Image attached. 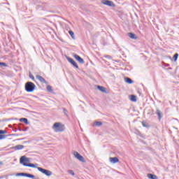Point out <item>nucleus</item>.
<instances>
[{
	"label": "nucleus",
	"instance_id": "obj_1",
	"mask_svg": "<svg viewBox=\"0 0 179 179\" xmlns=\"http://www.w3.org/2000/svg\"><path fill=\"white\" fill-rule=\"evenodd\" d=\"M30 158H27L26 156H22L20 158V163L24 167H31L32 169H37L38 164L29 163Z\"/></svg>",
	"mask_w": 179,
	"mask_h": 179
},
{
	"label": "nucleus",
	"instance_id": "obj_2",
	"mask_svg": "<svg viewBox=\"0 0 179 179\" xmlns=\"http://www.w3.org/2000/svg\"><path fill=\"white\" fill-rule=\"evenodd\" d=\"M52 128L55 132H64L65 131V125L61 122H55Z\"/></svg>",
	"mask_w": 179,
	"mask_h": 179
},
{
	"label": "nucleus",
	"instance_id": "obj_3",
	"mask_svg": "<svg viewBox=\"0 0 179 179\" xmlns=\"http://www.w3.org/2000/svg\"><path fill=\"white\" fill-rule=\"evenodd\" d=\"M25 90L27 92V93H31L36 90V85L33 83L32 82H27L25 83Z\"/></svg>",
	"mask_w": 179,
	"mask_h": 179
},
{
	"label": "nucleus",
	"instance_id": "obj_4",
	"mask_svg": "<svg viewBox=\"0 0 179 179\" xmlns=\"http://www.w3.org/2000/svg\"><path fill=\"white\" fill-rule=\"evenodd\" d=\"M37 170H38V171H40L43 174H45V176H47L48 177L52 176V172L50 170L45 169L41 167H37Z\"/></svg>",
	"mask_w": 179,
	"mask_h": 179
},
{
	"label": "nucleus",
	"instance_id": "obj_5",
	"mask_svg": "<svg viewBox=\"0 0 179 179\" xmlns=\"http://www.w3.org/2000/svg\"><path fill=\"white\" fill-rule=\"evenodd\" d=\"M73 156L74 157H76V159L79 160V162H81L82 163H86V160H85V158L83 157V156L79 154V152L74 151Z\"/></svg>",
	"mask_w": 179,
	"mask_h": 179
},
{
	"label": "nucleus",
	"instance_id": "obj_6",
	"mask_svg": "<svg viewBox=\"0 0 179 179\" xmlns=\"http://www.w3.org/2000/svg\"><path fill=\"white\" fill-rule=\"evenodd\" d=\"M101 3L106 6H110V8H115V4L110 0H101Z\"/></svg>",
	"mask_w": 179,
	"mask_h": 179
},
{
	"label": "nucleus",
	"instance_id": "obj_7",
	"mask_svg": "<svg viewBox=\"0 0 179 179\" xmlns=\"http://www.w3.org/2000/svg\"><path fill=\"white\" fill-rule=\"evenodd\" d=\"M66 59L67 61L71 64V65H73V66L74 68H76V69H79V66L78 65V64L76 63V62H75V60H73V59L69 57H66Z\"/></svg>",
	"mask_w": 179,
	"mask_h": 179
},
{
	"label": "nucleus",
	"instance_id": "obj_8",
	"mask_svg": "<svg viewBox=\"0 0 179 179\" xmlns=\"http://www.w3.org/2000/svg\"><path fill=\"white\" fill-rule=\"evenodd\" d=\"M73 57L75 58V59H76V61H78V62H79V64H85V60L77 54H74Z\"/></svg>",
	"mask_w": 179,
	"mask_h": 179
},
{
	"label": "nucleus",
	"instance_id": "obj_9",
	"mask_svg": "<svg viewBox=\"0 0 179 179\" xmlns=\"http://www.w3.org/2000/svg\"><path fill=\"white\" fill-rule=\"evenodd\" d=\"M36 79H38V80L40 82H41V83H45V85H47V83H48L47 82V80H45V79L44 78H43L41 76L36 75Z\"/></svg>",
	"mask_w": 179,
	"mask_h": 179
},
{
	"label": "nucleus",
	"instance_id": "obj_10",
	"mask_svg": "<svg viewBox=\"0 0 179 179\" xmlns=\"http://www.w3.org/2000/svg\"><path fill=\"white\" fill-rule=\"evenodd\" d=\"M109 160L111 163H113V164H115L116 163H118V162H120V159L117 157H110Z\"/></svg>",
	"mask_w": 179,
	"mask_h": 179
},
{
	"label": "nucleus",
	"instance_id": "obj_11",
	"mask_svg": "<svg viewBox=\"0 0 179 179\" xmlns=\"http://www.w3.org/2000/svg\"><path fill=\"white\" fill-rule=\"evenodd\" d=\"M24 145H17L14 147H12V149H13L14 150H22V149H24Z\"/></svg>",
	"mask_w": 179,
	"mask_h": 179
},
{
	"label": "nucleus",
	"instance_id": "obj_12",
	"mask_svg": "<svg viewBox=\"0 0 179 179\" xmlns=\"http://www.w3.org/2000/svg\"><path fill=\"white\" fill-rule=\"evenodd\" d=\"M156 114L158 116L159 121H160V120H162V118H163V113H162V111H160V110L157 109Z\"/></svg>",
	"mask_w": 179,
	"mask_h": 179
},
{
	"label": "nucleus",
	"instance_id": "obj_13",
	"mask_svg": "<svg viewBox=\"0 0 179 179\" xmlns=\"http://www.w3.org/2000/svg\"><path fill=\"white\" fill-rule=\"evenodd\" d=\"M20 122H24L26 125H29L30 124V122H29V120L26 117H22L20 119Z\"/></svg>",
	"mask_w": 179,
	"mask_h": 179
},
{
	"label": "nucleus",
	"instance_id": "obj_14",
	"mask_svg": "<svg viewBox=\"0 0 179 179\" xmlns=\"http://www.w3.org/2000/svg\"><path fill=\"white\" fill-rule=\"evenodd\" d=\"M97 89H98V90H99L102 93H106V92H107L106 90V87H104L103 86L97 85Z\"/></svg>",
	"mask_w": 179,
	"mask_h": 179
},
{
	"label": "nucleus",
	"instance_id": "obj_15",
	"mask_svg": "<svg viewBox=\"0 0 179 179\" xmlns=\"http://www.w3.org/2000/svg\"><path fill=\"white\" fill-rule=\"evenodd\" d=\"M24 177H27L28 178H32V179L36 178V176H34V175L31 173H24Z\"/></svg>",
	"mask_w": 179,
	"mask_h": 179
},
{
	"label": "nucleus",
	"instance_id": "obj_16",
	"mask_svg": "<svg viewBox=\"0 0 179 179\" xmlns=\"http://www.w3.org/2000/svg\"><path fill=\"white\" fill-rule=\"evenodd\" d=\"M128 36H129V37L130 38H131L132 40H136V38H138L136 37V35H135V34L131 33V32L129 33V34H128Z\"/></svg>",
	"mask_w": 179,
	"mask_h": 179
},
{
	"label": "nucleus",
	"instance_id": "obj_17",
	"mask_svg": "<svg viewBox=\"0 0 179 179\" xmlns=\"http://www.w3.org/2000/svg\"><path fill=\"white\" fill-rule=\"evenodd\" d=\"M147 176L150 178V179H158L159 178L157 177V176L155 175V174H152V173H148L147 175Z\"/></svg>",
	"mask_w": 179,
	"mask_h": 179
},
{
	"label": "nucleus",
	"instance_id": "obj_18",
	"mask_svg": "<svg viewBox=\"0 0 179 179\" xmlns=\"http://www.w3.org/2000/svg\"><path fill=\"white\" fill-rule=\"evenodd\" d=\"M124 80L126 82V83H128L129 85H132V83H134V80H132V79L127 77L124 78Z\"/></svg>",
	"mask_w": 179,
	"mask_h": 179
},
{
	"label": "nucleus",
	"instance_id": "obj_19",
	"mask_svg": "<svg viewBox=\"0 0 179 179\" xmlns=\"http://www.w3.org/2000/svg\"><path fill=\"white\" fill-rule=\"evenodd\" d=\"M141 124H142V125H143V127L144 128H150V125H149V123H148V122H145V121H143V122H141Z\"/></svg>",
	"mask_w": 179,
	"mask_h": 179
},
{
	"label": "nucleus",
	"instance_id": "obj_20",
	"mask_svg": "<svg viewBox=\"0 0 179 179\" xmlns=\"http://www.w3.org/2000/svg\"><path fill=\"white\" fill-rule=\"evenodd\" d=\"M103 125V122H94L93 127H101Z\"/></svg>",
	"mask_w": 179,
	"mask_h": 179
},
{
	"label": "nucleus",
	"instance_id": "obj_21",
	"mask_svg": "<svg viewBox=\"0 0 179 179\" xmlns=\"http://www.w3.org/2000/svg\"><path fill=\"white\" fill-rule=\"evenodd\" d=\"M69 34H70L73 40H75V33H73V31H71V30L69 31Z\"/></svg>",
	"mask_w": 179,
	"mask_h": 179
},
{
	"label": "nucleus",
	"instance_id": "obj_22",
	"mask_svg": "<svg viewBox=\"0 0 179 179\" xmlns=\"http://www.w3.org/2000/svg\"><path fill=\"white\" fill-rule=\"evenodd\" d=\"M130 100L131 101L136 102V96L135 95H131L130 96Z\"/></svg>",
	"mask_w": 179,
	"mask_h": 179
},
{
	"label": "nucleus",
	"instance_id": "obj_23",
	"mask_svg": "<svg viewBox=\"0 0 179 179\" xmlns=\"http://www.w3.org/2000/svg\"><path fill=\"white\" fill-rule=\"evenodd\" d=\"M46 89L49 93H52V87L51 85H47Z\"/></svg>",
	"mask_w": 179,
	"mask_h": 179
},
{
	"label": "nucleus",
	"instance_id": "obj_24",
	"mask_svg": "<svg viewBox=\"0 0 179 179\" xmlns=\"http://www.w3.org/2000/svg\"><path fill=\"white\" fill-rule=\"evenodd\" d=\"M173 59H174V61H177V59H178V53H176L173 57Z\"/></svg>",
	"mask_w": 179,
	"mask_h": 179
},
{
	"label": "nucleus",
	"instance_id": "obj_25",
	"mask_svg": "<svg viewBox=\"0 0 179 179\" xmlns=\"http://www.w3.org/2000/svg\"><path fill=\"white\" fill-rule=\"evenodd\" d=\"M6 135L5 134H0V141H2V139H6Z\"/></svg>",
	"mask_w": 179,
	"mask_h": 179
},
{
	"label": "nucleus",
	"instance_id": "obj_26",
	"mask_svg": "<svg viewBox=\"0 0 179 179\" xmlns=\"http://www.w3.org/2000/svg\"><path fill=\"white\" fill-rule=\"evenodd\" d=\"M2 66H8V64H6L5 62H0V68H2Z\"/></svg>",
	"mask_w": 179,
	"mask_h": 179
},
{
	"label": "nucleus",
	"instance_id": "obj_27",
	"mask_svg": "<svg viewBox=\"0 0 179 179\" xmlns=\"http://www.w3.org/2000/svg\"><path fill=\"white\" fill-rule=\"evenodd\" d=\"M63 112H64V114L66 115V117H68V110H66V108H63Z\"/></svg>",
	"mask_w": 179,
	"mask_h": 179
},
{
	"label": "nucleus",
	"instance_id": "obj_28",
	"mask_svg": "<svg viewBox=\"0 0 179 179\" xmlns=\"http://www.w3.org/2000/svg\"><path fill=\"white\" fill-rule=\"evenodd\" d=\"M8 131L6 130H1L0 129V135H5V134H7Z\"/></svg>",
	"mask_w": 179,
	"mask_h": 179
},
{
	"label": "nucleus",
	"instance_id": "obj_29",
	"mask_svg": "<svg viewBox=\"0 0 179 179\" xmlns=\"http://www.w3.org/2000/svg\"><path fill=\"white\" fill-rule=\"evenodd\" d=\"M67 173H69V174H71V176H75V172H73L72 170H68Z\"/></svg>",
	"mask_w": 179,
	"mask_h": 179
},
{
	"label": "nucleus",
	"instance_id": "obj_30",
	"mask_svg": "<svg viewBox=\"0 0 179 179\" xmlns=\"http://www.w3.org/2000/svg\"><path fill=\"white\" fill-rule=\"evenodd\" d=\"M29 78H30V79H31L32 80H34V76H33V74H31V73H29Z\"/></svg>",
	"mask_w": 179,
	"mask_h": 179
},
{
	"label": "nucleus",
	"instance_id": "obj_31",
	"mask_svg": "<svg viewBox=\"0 0 179 179\" xmlns=\"http://www.w3.org/2000/svg\"><path fill=\"white\" fill-rule=\"evenodd\" d=\"M17 176H20L21 177H24V173H19Z\"/></svg>",
	"mask_w": 179,
	"mask_h": 179
},
{
	"label": "nucleus",
	"instance_id": "obj_32",
	"mask_svg": "<svg viewBox=\"0 0 179 179\" xmlns=\"http://www.w3.org/2000/svg\"><path fill=\"white\" fill-rule=\"evenodd\" d=\"M27 129H29V127H25L24 129H22L23 132H26V131H27Z\"/></svg>",
	"mask_w": 179,
	"mask_h": 179
},
{
	"label": "nucleus",
	"instance_id": "obj_33",
	"mask_svg": "<svg viewBox=\"0 0 179 179\" xmlns=\"http://www.w3.org/2000/svg\"><path fill=\"white\" fill-rule=\"evenodd\" d=\"M106 58H108V59H111V56H110V55H106Z\"/></svg>",
	"mask_w": 179,
	"mask_h": 179
},
{
	"label": "nucleus",
	"instance_id": "obj_34",
	"mask_svg": "<svg viewBox=\"0 0 179 179\" xmlns=\"http://www.w3.org/2000/svg\"><path fill=\"white\" fill-rule=\"evenodd\" d=\"M18 131H23V130H22V129L21 127H20V128L18 129Z\"/></svg>",
	"mask_w": 179,
	"mask_h": 179
},
{
	"label": "nucleus",
	"instance_id": "obj_35",
	"mask_svg": "<svg viewBox=\"0 0 179 179\" xmlns=\"http://www.w3.org/2000/svg\"><path fill=\"white\" fill-rule=\"evenodd\" d=\"M14 136H18L19 134H13Z\"/></svg>",
	"mask_w": 179,
	"mask_h": 179
},
{
	"label": "nucleus",
	"instance_id": "obj_36",
	"mask_svg": "<svg viewBox=\"0 0 179 179\" xmlns=\"http://www.w3.org/2000/svg\"><path fill=\"white\" fill-rule=\"evenodd\" d=\"M23 139H24V138H20V141H23Z\"/></svg>",
	"mask_w": 179,
	"mask_h": 179
},
{
	"label": "nucleus",
	"instance_id": "obj_37",
	"mask_svg": "<svg viewBox=\"0 0 179 179\" xmlns=\"http://www.w3.org/2000/svg\"><path fill=\"white\" fill-rule=\"evenodd\" d=\"M15 131V132H16L17 131V129H15V130H14Z\"/></svg>",
	"mask_w": 179,
	"mask_h": 179
},
{
	"label": "nucleus",
	"instance_id": "obj_38",
	"mask_svg": "<svg viewBox=\"0 0 179 179\" xmlns=\"http://www.w3.org/2000/svg\"><path fill=\"white\" fill-rule=\"evenodd\" d=\"M0 164H2V162H0Z\"/></svg>",
	"mask_w": 179,
	"mask_h": 179
},
{
	"label": "nucleus",
	"instance_id": "obj_39",
	"mask_svg": "<svg viewBox=\"0 0 179 179\" xmlns=\"http://www.w3.org/2000/svg\"><path fill=\"white\" fill-rule=\"evenodd\" d=\"M0 122H1V120H0Z\"/></svg>",
	"mask_w": 179,
	"mask_h": 179
}]
</instances>
